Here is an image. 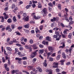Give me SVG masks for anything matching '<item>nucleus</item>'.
Masks as SVG:
<instances>
[{"mask_svg":"<svg viewBox=\"0 0 74 74\" xmlns=\"http://www.w3.org/2000/svg\"><path fill=\"white\" fill-rule=\"evenodd\" d=\"M56 71L57 73H59L60 71V69L58 68H57L56 69Z\"/></svg>","mask_w":74,"mask_h":74,"instance_id":"51","label":"nucleus"},{"mask_svg":"<svg viewBox=\"0 0 74 74\" xmlns=\"http://www.w3.org/2000/svg\"><path fill=\"white\" fill-rule=\"evenodd\" d=\"M59 29V28H58V27H56L54 28L53 29V30H55V31H57V30H58Z\"/></svg>","mask_w":74,"mask_h":74,"instance_id":"28","label":"nucleus"},{"mask_svg":"<svg viewBox=\"0 0 74 74\" xmlns=\"http://www.w3.org/2000/svg\"><path fill=\"white\" fill-rule=\"evenodd\" d=\"M29 18H28V17L27 16L24 19V22H27L29 21Z\"/></svg>","mask_w":74,"mask_h":74,"instance_id":"15","label":"nucleus"},{"mask_svg":"<svg viewBox=\"0 0 74 74\" xmlns=\"http://www.w3.org/2000/svg\"><path fill=\"white\" fill-rule=\"evenodd\" d=\"M53 52L52 51H51L50 52H49V53H47V55L48 56H49Z\"/></svg>","mask_w":74,"mask_h":74,"instance_id":"52","label":"nucleus"},{"mask_svg":"<svg viewBox=\"0 0 74 74\" xmlns=\"http://www.w3.org/2000/svg\"><path fill=\"white\" fill-rule=\"evenodd\" d=\"M16 6L15 5V4H13L12 5L11 8H12V9H14V8H15L16 7Z\"/></svg>","mask_w":74,"mask_h":74,"instance_id":"25","label":"nucleus"},{"mask_svg":"<svg viewBox=\"0 0 74 74\" xmlns=\"http://www.w3.org/2000/svg\"><path fill=\"white\" fill-rule=\"evenodd\" d=\"M48 13V12H43V13L42 14L43 16H45Z\"/></svg>","mask_w":74,"mask_h":74,"instance_id":"23","label":"nucleus"},{"mask_svg":"<svg viewBox=\"0 0 74 74\" xmlns=\"http://www.w3.org/2000/svg\"><path fill=\"white\" fill-rule=\"evenodd\" d=\"M8 65L10 66V65H11V62H10V59L8 60Z\"/></svg>","mask_w":74,"mask_h":74,"instance_id":"48","label":"nucleus"},{"mask_svg":"<svg viewBox=\"0 0 74 74\" xmlns=\"http://www.w3.org/2000/svg\"><path fill=\"white\" fill-rule=\"evenodd\" d=\"M51 69H47L45 70V71L46 73H48Z\"/></svg>","mask_w":74,"mask_h":74,"instance_id":"44","label":"nucleus"},{"mask_svg":"<svg viewBox=\"0 0 74 74\" xmlns=\"http://www.w3.org/2000/svg\"><path fill=\"white\" fill-rule=\"evenodd\" d=\"M65 46V45H64V44H63L62 46H60L59 47L60 48H63Z\"/></svg>","mask_w":74,"mask_h":74,"instance_id":"53","label":"nucleus"},{"mask_svg":"<svg viewBox=\"0 0 74 74\" xmlns=\"http://www.w3.org/2000/svg\"><path fill=\"white\" fill-rule=\"evenodd\" d=\"M7 22L8 23H11L12 22V19L9 18L7 20Z\"/></svg>","mask_w":74,"mask_h":74,"instance_id":"14","label":"nucleus"},{"mask_svg":"<svg viewBox=\"0 0 74 74\" xmlns=\"http://www.w3.org/2000/svg\"><path fill=\"white\" fill-rule=\"evenodd\" d=\"M23 4V2L22 1H20L19 2V5H21V4Z\"/></svg>","mask_w":74,"mask_h":74,"instance_id":"62","label":"nucleus"},{"mask_svg":"<svg viewBox=\"0 0 74 74\" xmlns=\"http://www.w3.org/2000/svg\"><path fill=\"white\" fill-rule=\"evenodd\" d=\"M65 61H66V60H61L60 61V63H61V65H64V62H65Z\"/></svg>","mask_w":74,"mask_h":74,"instance_id":"11","label":"nucleus"},{"mask_svg":"<svg viewBox=\"0 0 74 74\" xmlns=\"http://www.w3.org/2000/svg\"><path fill=\"white\" fill-rule=\"evenodd\" d=\"M2 60L3 63H5V59L4 57L2 58Z\"/></svg>","mask_w":74,"mask_h":74,"instance_id":"43","label":"nucleus"},{"mask_svg":"<svg viewBox=\"0 0 74 74\" xmlns=\"http://www.w3.org/2000/svg\"><path fill=\"white\" fill-rule=\"evenodd\" d=\"M72 51V48H71L69 49V53H70L69 54V56H71V51Z\"/></svg>","mask_w":74,"mask_h":74,"instance_id":"33","label":"nucleus"},{"mask_svg":"<svg viewBox=\"0 0 74 74\" xmlns=\"http://www.w3.org/2000/svg\"><path fill=\"white\" fill-rule=\"evenodd\" d=\"M67 31H69V29H65V31H64V34H66V33H67Z\"/></svg>","mask_w":74,"mask_h":74,"instance_id":"55","label":"nucleus"},{"mask_svg":"<svg viewBox=\"0 0 74 74\" xmlns=\"http://www.w3.org/2000/svg\"><path fill=\"white\" fill-rule=\"evenodd\" d=\"M26 16H27V14L25 13H23V16L24 18H23V19H25V18Z\"/></svg>","mask_w":74,"mask_h":74,"instance_id":"24","label":"nucleus"},{"mask_svg":"<svg viewBox=\"0 0 74 74\" xmlns=\"http://www.w3.org/2000/svg\"><path fill=\"white\" fill-rule=\"evenodd\" d=\"M38 52L39 53H44V50H39L38 51Z\"/></svg>","mask_w":74,"mask_h":74,"instance_id":"20","label":"nucleus"},{"mask_svg":"<svg viewBox=\"0 0 74 74\" xmlns=\"http://www.w3.org/2000/svg\"><path fill=\"white\" fill-rule=\"evenodd\" d=\"M60 25L61 26H62V27H65V26H64V24L62 23H60Z\"/></svg>","mask_w":74,"mask_h":74,"instance_id":"35","label":"nucleus"},{"mask_svg":"<svg viewBox=\"0 0 74 74\" xmlns=\"http://www.w3.org/2000/svg\"><path fill=\"white\" fill-rule=\"evenodd\" d=\"M35 55H34L33 54H32L31 55V57H30L31 59H33V58H34L35 57Z\"/></svg>","mask_w":74,"mask_h":74,"instance_id":"40","label":"nucleus"},{"mask_svg":"<svg viewBox=\"0 0 74 74\" xmlns=\"http://www.w3.org/2000/svg\"><path fill=\"white\" fill-rule=\"evenodd\" d=\"M62 20H66L67 22H69V18L66 16L64 17V18H63L62 19Z\"/></svg>","mask_w":74,"mask_h":74,"instance_id":"10","label":"nucleus"},{"mask_svg":"<svg viewBox=\"0 0 74 74\" xmlns=\"http://www.w3.org/2000/svg\"><path fill=\"white\" fill-rule=\"evenodd\" d=\"M37 61V59L36 58H34L33 60H32V62L35 63Z\"/></svg>","mask_w":74,"mask_h":74,"instance_id":"32","label":"nucleus"},{"mask_svg":"<svg viewBox=\"0 0 74 74\" xmlns=\"http://www.w3.org/2000/svg\"><path fill=\"white\" fill-rule=\"evenodd\" d=\"M22 60H26L27 59V57L25 56L22 58Z\"/></svg>","mask_w":74,"mask_h":74,"instance_id":"38","label":"nucleus"},{"mask_svg":"<svg viewBox=\"0 0 74 74\" xmlns=\"http://www.w3.org/2000/svg\"><path fill=\"white\" fill-rule=\"evenodd\" d=\"M39 58H41V59H44V58H43V57L41 56V55H39Z\"/></svg>","mask_w":74,"mask_h":74,"instance_id":"64","label":"nucleus"},{"mask_svg":"<svg viewBox=\"0 0 74 74\" xmlns=\"http://www.w3.org/2000/svg\"><path fill=\"white\" fill-rule=\"evenodd\" d=\"M33 67V66H28L27 67V68H28V70H31V69H32Z\"/></svg>","mask_w":74,"mask_h":74,"instance_id":"27","label":"nucleus"},{"mask_svg":"<svg viewBox=\"0 0 74 74\" xmlns=\"http://www.w3.org/2000/svg\"><path fill=\"white\" fill-rule=\"evenodd\" d=\"M3 15L4 17V19H7L8 18V16H7V14L5 13H4Z\"/></svg>","mask_w":74,"mask_h":74,"instance_id":"8","label":"nucleus"},{"mask_svg":"<svg viewBox=\"0 0 74 74\" xmlns=\"http://www.w3.org/2000/svg\"><path fill=\"white\" fill-rule=\"evenodd\" d=\"M64 10L66 12V15H64V16H67V12H69V10L68 9H67V8H65L64 9Z\"/></svg>","mask_w":74,"mask_h":74,"instance_id":"12","label":"nucleus"},{"mask_svg":"<svg viewBox=\"0 0 74 74\" xmlns=\"http://www.w3.org/2000/svg\"><path fill=\"white\" fill-rule=\"evenodd\" d=\"M6 49L8 51H12L11 48L9 47H6Z\"/></svg>","mask_w":74,"mask_h":74,"instance_id":"22","label":"nucleus"},{"mask_svg":"<svg viewBox=\"0 0 74 74\" xmlns=\"http://www.w3.org/2000/svg\"><path fill=\"white\" fill-rule=\"evenodd\" d=\"M49 50V51H51V52H52L53 51V48L51 47H48Z\"/></svg>","mask_w":74,"mask_h":74,"instance_id":"9","label":"nucleus"},{"mask_svg":"<svg viewBox=\"0 0 74 74\" xmlns=\"http://www.w3.org/2000/svg\"><path fill=\"white\" fill-rule=\"evenodd\" d=\"M53 64L56 66H58V62H54L53 63Z\"/></svg>","mask_w":74,"mask_h":74,"instance_id":"58","label":"nucleus"},{"mask_svg":"<svg viewBox=\"0 0 74 74\" xmlns=\"http://www.w3.org/2000/svg\"><path fill=\"white\" fill-rule=\"evenodd\" d=\"M24 30L26 33H29V30L26 29H24Z\"/></svg>","mask_w":74,"mask_h":74,"instance_id":"26","label":"nucleus"},{"mask_svg":"<svg viewBox=\"0 0 74 74\" xmlns=\"http://www.w3.org/2000/svg\"><path fill=\"white\" fill-rule=\"evenodd\" d=\"M35 31L36 34H38V33H41L40 30L38 29V28H35Z\"/></svg>","mask_w":74,"mask_h":74,"instance_id":"3","label":"nucleus"},{"mask_svg":"<svg viewBox=\"0 0 74 74\" xmlns=\"http://www.w3.org/2000/svg\"><path fill=\"white\" fill-rule=\"evenodd\" d=\"M12 29L13 30L14 29H15L16 27V25H15L14 24H12V25L11 26Z\"/></svg>","mask_w":74,"mask_h":74,"instance_id":"13","label":"nucleus"},{"mask_svg":"<svg viewBox=\"0 0 74 74\" xmlns=\"http://www.w3.org/2000/svg\"><path fill=\"white\" fill-rule=\"evenodd\" d=\"M31 5H27L26 6V8L27 9H28L29 8H30V7H31Z\"/></svg>","mask_w":74,"mask_h":74,"instance_id":"36","label":"nucleus"},{"mask_svg":"<svg viewBox=\"0 0 74 74\" xmlns=\"http://www.w3.org/2000/svg\"><path fill=\"white\" fill-rule=\"evenodd\" d=\"M42 8V6L41 5V4H39L38 5V8Z\"/></svg>","mask_w":74,"mask_h":74,"instance_id":"37","label":"nucleus"},{"mask_svg":"<svg viewBox=\"0 0 74 74\" xmlns=\"http://www.w3.org/2000/svg\"><path fill=\"white\" fill-rule=\"evenodd\" d=\"M60 55H58V56L56 57L57 60H59V59H60Z\"/></svg>","mask_w":74,"mask_h":74,"instance_id":"39","label":"nucleus"},{"mask_svg":"<svg viewBox=\"0 0 74 74\" xmlns=\"http://www.w3.org/2000/svg\"><path fill=\"white\" fill-rule=\"evenodd\" d=\"M29 43L30 44H32L33 43V40L32 39H31L29 40Z\"/></svg>","mask_w":74,"mask_h":74,"instance_id":"42","label":"nucleus"},{"mask_svg":"<svg viewBox=\"0 0 74 74\" xmlns=\"http://www.w3.org/2000/svg\"><path fill=\"white\" fill-rule=\"evenodd\" d=\"M1 17L2 19L1 20V22L2 23L4 22V17H3V16H1Z\"/></svg>","mask_w":74,"mask_h":74,"instance_id":"30","label":"nucleus"},{"mask_svg":"<svg viewBox=\"0 0 74 74\" xmlns=\"http://www.w3.org/2000/svg\"><path fill=\"white\" fill-rule=\"evenodd\" d=\"M41 12H42V13L48 12L47 11V8H44L42 10V11H41Z\"/></svg>","mask_w":74,"mask_h":74,"instance_id":"6","label":"nucleus"},{"mask_svg":"<svg viewBox=\"0 0 74 74\" xmlns=\"http://www.w3.org/2000/svg\"><path fill=\"white\" fill-rule=\"evenodd\" d=\"M43 25H41L39 27V29L40 30H42V29H43Z\"/></svg>","mask_w":74,"mask_h":74,"instance_id":"41","label":"nucleus"},{"mask_svg":"<svg viewBox=\"0 0 74 74\" xmlns=\"http://www.w3.org/2000/svg\"><path fill=\"white\" fill-rule=\"evenodd\" d=\"M32 7L34 8H35V7H36V4H34V3H33L32 5Z\"/></svg>","mask_w":74,"mask_h":74,"instance_id":"49","label":"nucleus"},{"mask_svg":"<svg viewBox=\"0 0 74 74\" xmlns=\"http://www.w3.org/2000/svg\"><path fill=\"white\" fill-rule=\"evenodd\" d=\"M25 53H22L21 54V56H20V57H22V56H25Z\"/></svg>","mask_w":74,"mask_h":74,"instance_id":"59","label":"nucleus"},{"mask_svg":"<svg viewBox=\"0 0 74 74\" xmlns=\"http://www.w3.org/2000/svg\"><path fill=\"white\" fill-rule=\"evenodd\" d=\"M24 27L25 28L28 29V28H29V25L26 24V25H24Z\"/></svg>","mask_w":74,"mask_h":74,"instance_id":"31","label":"nucleus"},{"mask_svg":"<svg viewBox=\"0 0 74 74\" xmlns=\"http://www.w3.org/2000/svg\"><path fill=\"white\" fill-rule=\"evenodd\" d=\"M8 64H4V67H5V68H7V67H8Z\"/></svg>","mask_w":74,"mask_h":74,"instance_id":"45","label":"nucleus"},{"mask_svg":"<svg viewBox=\"0 0 74 74\" xmlns=\"http://www.w3.org/2000/svg\"><path fill=\"white\" fill-rule=\"evenodd\" d=\"M67 42L69 44H70V43H71V40H70V39H68L67 40Z\"/></svg>","mask_w":74,"mask_h":74,"instance_id":"60","label":"nucleus"},{"mask_svg":"<svg viewBox=\"0 0 74 74\" xmlns=\"http://www.w3.org/2000/svg\"><path fill=\"white\" fill-rule=\"evenodd\" d=\"M14 9L15 11H16V10H18V8L16 6V7H15V8H14Z\"/></svg>","mask_w":74,"mask_h":74,"instance_id":"61","label":"nucleus"},{"mask_svg":"<svg viewBox=\"0 0 74 74\" xmlns=\"http://www.w3.org/2000/svg\"><path fill=\"white\" fill-rule=\"evenodd\" d=\"M69 20H70V21H72L73 20V18H72V17L71 16H70L69 17Z\"/></svg>","mask_w":74,"mask_h":74,"instance_id":"57","label":"nucleus"},{"mask_svg":"<svg viewBox=\"0 0 74 74\" xmlns=\"http://www.w3.org/2000/svg\"><path fill=\"white\" fill-rule=\"evenodd\" d=\"M39 47L41 48H44V45H42L40 44L39 45Z\"/></svg>","mask_w":74,"mask_h":74,"instance_id":"50","label":"nucleus"},{"mask_svg":"<svg viewBox=\"0 0 74 74\" xmlns=\"http://www.w3.org/2000/svg\"><path fill=\"white\" fill-rule=\"evenodd\" d=\"M73 23H74V21H70L69 23V25H72V24H73Z\"/></svg>","mask_w":74,"mask_h":74,"instance_id":"54","label":"nucleus"},{"mask_svg":"<svg viewBox=\"0 0 74 74\" xmlns=\"http://www.w3.org/2000/svg\"><path fill=\"white\" fill-rule=\"evenodd\" d=\"M61 73L63 74H66L67 73V72H66L63 71L61 72Z\"/></svg>","mask_w":74,"mask_h":74,"instance_id":"63","label":"nucleus"},{"mask_svg":"<svg viewBox=\"0 0 74 74\" xmlns=\"http://www.w3.org/2000/svg\"><path fill=\"white\" fill-rule=\"evenodd\" d=\"M48 5L51 7H53V5L51 2L48 3Z\"/></svg>","mask_w":74,"mask_h":74,"instance_id":"17","label":"nucleus"},{"mask_svg":"<svg viewBox=\"0 0 74 74\" xmlns=\"http://www.w3.org/2000/svg\"><path fill=\"white\" fill-rule=\"evenodd\" d=\"M48 74H52V70H51L48 73Z\"/></svg>","mask_w":74,"mask_h":74,"instance_id":"56","label":"nucleus"},{"mask_svg":"<svg viewBox=\"0 0 74 74\" xmlns=\"http://www.w3.org/2000/svg\"><path fill=\"white\" fill-rule=\"evenodd\" d=\"M58 21V18L56 17H54L53 18L51 19V22H54V21Z\"/></svg>","mask_w":74,"mask_h":74,"instance_id":"1","label":"nucleus"},{"mask_svg":"<svg viewBox=\"0 0 74 74\" xmlns=\"http://www.w3.org/2000/svg\"><path fill=\"white\" fill-rule=\"evenodd\" d=\"M6 30H8V32H11L12 31V29L10 28V27L8 26L6 28Z\"/></svg>","mask_w":74,"mask_h":74,"instance_id":"5","label":"nucleus"},{"mask_svg":"<svg viewBox=\"0 0 74 74\" xmlns=\"http://www.w3.org/2000/svg\"><path fill=\"white\" fill-rule=\"evenodd\" d=\"M46 40H47L48 41H51V38L49 36H46Z\"/></svg>","mask_w":74,"mask_h":74,"instance_id":"4","label":"nucleus"},{"mask_svg":"<svg viewBox=\"0 0 74 74\" xmlns=\"http://www.w3.org/2000/svg\"><path fill=\"white\" fill-rule=\"evenodd\" d=\"M68 37L69 38H72V33H69L68 36Z\"/></svg>","mask_w":74,"mask_h":74,"instance_id":"18","label":"nucleus"},{"mask_svg":"<svg viewBox=\"0 0 74 74\" xmlns=\"http://www.w3.org/2000/svg\"><path fill=\"white\" fill-rule=\"evenodd\" d=\"M32 47L34 50L37 49H38V47H37V45L36 44L33 45Z\"/></svg>","mask_w":74,"mask_h":74,"instance_id":"7","label":"nucleus"},{"mask_svg":"<svg viewBox=\"0 0 74 74\" xmlns=\"http://www.w3.org/2000/svg\"><path fill=\"white\" fill-rule=\"evenodd\" d=\"M15 60H18V61H21V60H22V59H21V58H16Z\"/></svg>","mask_w":74,"mask_h":74,"instance_id":"29","label":"nucleus"},{"mask_svg":"<svg viewBox=\"0 0 74 74\" xmlns=\"http://www.w3.org/2000/svg\"><path fill=\"white\" fill-rule=\"evenodd\" d=\"M42 44L43 45H48V42L46 41L45 40H43L42 42Z\"/></svg>","mask_w":74,"mask_h":74,"instance_id":"2","label":"nucleus"},{"mask_svg":"<svg viewBox=\"0 0 74 74\" xmlns=\"http://www.w3.org/2000/svg\"><path fill=\"white\" fill-rule=\"evenodd\" d=\"M12 20L13 21H14V22H16V19L15 18V16H13L12 18Z\"/></svg>","mask_w":74,"mask_h":74,"instance_id":"21","label":"nucleus"},{"mask_svg":"<svg viewBox=\"0 0 74 74\" xmlns=\"http://www.w3.org/2000/svg\"><path fill=\"white\" fill-rule=\"evenodd\" d=\"M25 48H26V49H31V47H30V46L28 45H26L25 46Z\"/></svg>","mask_w":74,"mask_h":74,"instance_id":"16","label":"nucleus"},{"mask_svg":"<svg viewBox=\"0 0 74 74\" xmlns=\"http://www.w3.org/2000/svg\"><path fill=\"white\" fill-rule=\"evenodd\" d=\"M5 69L7 71H10V69H9V67H7V68H6Z\"/></svg>","mask_w":74,"mask_h":74,"instance_id":"46","label":"nucleus"},{"mask_svg":"<svg viewBox=\"0 0 74 74\" xmlns=\"http://www.w3.org/2000/svg\"><path fill=\"white\" fill-rule=\"evenodd\" d=\"M59 33H60V32L59 31H56L55 32V34L57 36H59Z\"/></svg>","mask_w":74,"mask_h":74,"instance_id":"19","label":"nucleus"},{"mask_svg":"<svg viewBox=\"0 0 74 74\" xmlns=\"http://www.w3.org/2000/svg\"><path fill=\"white\" fill-rule=\"evenodd\" d=\"M66 66H69L70 64V62H68L66 63Z\"/></svg>","mask_w":74,"mask_h":74,"instance_id":"47","label":"nucleus"},{"mask_svg":"<svg viewBox=\"0 0 74 74\" xmlns=\"http://www.w3.org/2000/svg\"><path fill=\"white\" fill-rule=\"evenodd\" d=\"M58 8L59 10H61V5L60 4H59L58 5Z\"/></svg>","mask_w":74,"mask_h":74,"instance_id":"34","label":"nucleus"}]
</instances>
